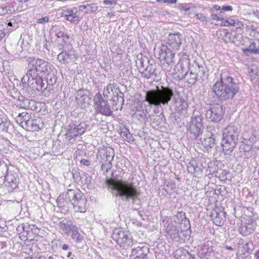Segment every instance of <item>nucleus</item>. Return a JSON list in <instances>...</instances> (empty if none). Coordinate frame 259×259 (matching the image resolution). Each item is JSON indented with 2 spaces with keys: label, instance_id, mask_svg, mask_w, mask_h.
<instances>
[{
  "label": "nucleus",
  "instance_id": "obj_56",
  "mask_svg": "<svg viewBox=\"0 0 259 259\" xmlns=\"http://www.w3.org/2000/svg\"><path fill=\"white\" fill-rule=\"evenodd\" d=\"M211 18L213 20H221L222 21V23H223L225 21L224 18H220V17L217 14H213L211 15Z\"/></svg>",
  "mask_w": 259,
  "mask_h": 259
},
{
  "label": "nucleus",
  "instance_id": "obj_39",
  "mask_svg": "<svg viewBox=\"0 0 259 259\" xmlns=\"http://www.w3.org/2000/svg\"><path fill=\"white\" fill-rule=\"evenodd\" d=\"M71 238L76 243H79L82 241L83 238L78 232L77 228L76 227L73 231H72Z\"/></svg>",
  "mask_w": 259,
  "mask_h": 259
},
{
  "label": "nucleus",
  "instance_id": "obj_30",
  "mask_svg": "<svg viewBox=\"0 0 259 259\" xmlns=\"http://www.w3.org/2000/svg\"><path fill=\"white\" fill-rule=\"evenodd\" d=\"M28 70L27 71L26 75H25L22 80L24 81L30 79H35L36 77L39 76L38 75V72L34 67H30L28 66Z\"/></svg>",
  "mask_w": 259,
  "mask_h": 259
},
{
  "label": "nucleus",
  "instance_id": "obj_45",
  "mask_svg": "<svg viewBox=\"0 0 259 259\" xmlns=\"http://www.w3.org/2000/svg\"><path fill=\"white\" fill-rule=\"evenodd\" d=\"M79 189H68L67 190V193L66 195V198H68L69 199V201H70L74 197L75 195L76 194V191H78Z\"/></svg>",
  "mask_w": 259,
  "mask_h": 259
},
{
  "label": "nucleus",
  "instance_id": "obj_25",
  "mask_svg": "<svg viewBox=\"0 0 259 259\" xmlns=\"http://www.w3.org/2000/svg\"><path fill=\"white\" fill-rule=\"evenodd\" d=\"M87 200L84 196L73 203V208L75 211L84 212L87 210Z\"/></svg>",
  "mask_w": 259,
  "mask_h": 259
},
{
  "label": "nucleus",
  "instance_id": "obj_26",
  "mask_svg": "<svg viewBox=\"0 0 259 259\" xmlns=\"http://www.w3.org/2000/svg\"><path fill=\"white\" fill-rule=\"evenodd\" d=\"M34 101L32 100H30L24 98L23 96H19L16 102V104L20 108L24 109H31L32 106L31 105H33Z\"/></svg>",
  "mask_w": 259,
  "mask_h": 259
},
{
  "label": "nucleus",
  "instance_id": "obj_32",
  "mask_svg": "<svg viewBox=\"0 0 259 259\" xmlns=\"http://www.w3.org/2000/svg\"><path fill=\"white\" fill-rule=\"evenodd\" d=\"M185 79L188 83L191 84H194L197 81H198V78L196 73L192 70V68H190V70H189V72H187L185 76H184V78Z\"/></svg>",
  "mask_w": 259,
  "mask_h": 259
},
{
  "label": "nucleus",
  "instance_id": "obj_16",
  "mask_svg": "<svg viewBox=\"0 0 259 259\" xmlns=\"http://www.w3.org/2000/svg\"><path fill=\"white\" fill-rule=\"evenodd\" d=\"M77 8L74 7L72 9H67L63 10L61 15L64 17L66 20L74 24H78L79 21V17L77 14Z\"/></svg>",
  "mask_w": 259,
  "mask_h": 259
},
{
  "label": "nucleus",
  "instance_id": "obj_9",
  "mask_svg": "<svg viewBox=\"0 0 259 259\" xmlns=\"http://www.w3.org/2000/svg\"><path fill=\"white\" fill-rule=\"evenodd\" d=\"M112 237L120 246L125 248L133 245L132 238L122 230L119 229H114Z\"/></svg>",
  "mask_w": 259,
  "mask_h": 259
},
{
  "label": "nucleus",
  "instance_id": "obj_24",
  "mask_svg": "<svg viewBox=\"0 0 259 259\" xmlns=\"http://www.w3.org/2000/svg\"><path fill=\"white\" fill-rule=\"evenodd\" d=\"M151 62L148 57L143 56L142 54L137 56L136 61V65L141 72Z\"/></svg>",
  "mask_w": 259,
  "mask_h": 259
},
{
  "label": "nucleus",
  "instance_id": "obj_1",
  "mask_svg": "<svg viewBox=\"0 0 259 259\" xmlns=\"http://www.w3.org/2000/svg\"><path fill=\"white\" fill-rule=\"evenodd\" d=\"M238 84L230 76L221 75L212 86V91L220 101L232 99L239 91Z\"/></svg>",
  "mask_w": 259,
  "mask_h": 259
},
{
  "label": "nucleus",
  "instance_id": "obj_33",
  "mask_svg": "<svg viewBox=\"0 0 259 259\" xmlns=\"http://www.w3.org/2000/svg\"><path fill=\"white\" fill-rule=\"evenodd\" d=\"M44 126V123L42 119L36 117L34 115L33 122L32 124V127L30 128V131H37L41 129Z\"/></svg>",
  "mask_w": 259,
  "mask_h": 259
},
{
  "label": "nucleus",
  "instance_id": "obj_20",
  "mask_svg": "<svg viewBox=\"0 0 259 259\" xmlns=\"http://www.w3.org/2000/svg\"><path fill=\"white\" fill-rule=\"evenodd\" d=\"M225 212L213 210L211 214V218L213 223L218 226H222L226 221Z\"/></svg>",
  "mask_w": 259,
  "mask_h": 259
},
{
  "label": "nucleus",
  "instance_id": "obj_51",
  "mask_svg": "<svg viewBox=\"0 0 259 259\" xmlns=\"http://www.w3.org/2000/svg\"><path fill=\"white\" fill-rule=\"evenodd\" d=\"M112 167L111 162H106L105 163H102L101 165V169H105L106 172H108V170L111 169Z\"/></svg>",
  "mask_w": 259,
  "mask_h": 259
},
{
  "label": "nucleus",
  "instance_id": "obj_54",
  "mask_svg": "<svg viewBox=\"0 0 259 259\" xmlns=\"http://www.w3.org/2000/svg\"><path fill=\"white\" fill-rule=\"evenodd\" d=\"M103 3L106 5H115L116 3V0H104Z\"/></svg>",
  "mask_w": 259,
  "mask_h": 259
},
{
  "label": "nucleus",
  "instance_id": "obj_34",
  "mask_svg": "<svg viewBox=\"0 0 259 259\" xmlns=\"http://www.w3.org/2000/svg\"><path fill=\"white\" fill-rule=\"evenodd\" d=\"M212 251V248L211 247H208V245L204 244L201 248V251L199 252V256L201 258L207 259L210 256Z\"/></svg>",
  "mask_w": 259,
  "mask_h": 259
},
{
  "label": "nucleus",
  "instance_id": "obj_11",
  "mask_svg": "<svg viewBox=\"0 0 259 259\" xmlns=\"http://www.w3.org/2000/svg\"><path fill=\"white\" fill-rule=\"evenodd\" d=\"M87 129V125L84 122L78 124L71 123L69 128L66 132V135L69 139L82 135Z\"/></svg>",
  "mask_w": 259,
  "mask_h": 259
},
{
  "label": "nucleus",
  "instance_id": "obj_46",
  "mask_svg": "<svg viewBox=\"0 0 259 259\" xmlns=\"http://www.w3.org/2000/svg\"><path fill=\"white\" fill-rule=\"evenodd\" d=\"M74 197H73V198L71 200V202L72 203V204L73 205V203L77 200H79L80 199L82 198L83 197H84L83 194L81 192V191L78 190V191H76V194L74 196Z\"/></svg>",
  "mask_w": 259,
  "mask_h": 259
},
{
  "label": "nucleus",
  "instance_id": "obj_10",
  "mask_svg": "<svg viewBox=\"0 0 259 259\" xmlns=\"http://www.w3.org/2000/svg\"><path fill=\"white\" fill-rule=\"evenodd\" d=\"M225 111L221 105L218 103L210 105V108L206 111V117L211 121L218 122L223 117Z\"/></svg>",
  "mask_w": 259,
  "mask_h": 259
},
{
  "label": "nucleus",
  "instance_id": "obj_7",
  "mask_svg": "<svg viewBox=\"0 0 259 259\" xmlns=\"http://www.w3.org/2000/svg\"><path fill=\"white\" fill-rule=\"evenodd\" d=\"M202 118L200 115H196L191 118L187 127V131L192 135V138L196 139L202 134L203 125Z\"/></svg>",
  "mask_w": 259,
  "mask_h": 259
},
{
  "label": "nucleus",
  "instance_id": "obj_59",
  "mask_svg": "<svg viewBox=\"0 0 259 259\" xmlns=\"http://www.w3.org/2000/svg\"><path fill=\"white\" fill-rule=\"evenodd\" d=\"M197 18L202 21H206L205 16H203L202 14H197L196 15Z\"/></svg>",
  "mask_w": 259,
  "mask_h": 259
},
{
  "label": "nucleus",
  "instance_id": "obj_22",
  "mask_svg": "<svg viewBox=\"0 0 259 259\" xmlns=\"http://www.w3.org/2000/svg\"><path fill=\"white\" fill-rule=\"evenodd\" d=\"M28 85L33 90L38 91L41 90L45 85L42 78L38 76L35 79H30L28 80Z\"/></svg>",
  "mask_w": 259,
  "mask_h": 259
},
{
  "label": "nucleus",
  "instance_id": "obj_50",
  "mask_svg": "<svg viewBox=\"0 0 259 259\" xmlns=\"http://www.w3.org/2000/svg\"><path fill=\"white\" fill-rule=\"evenodd\" d=\"M33 117H31L28 121L24 123L22 125V127L25 128L26 130L30 131V128L32 127V124L33 122Z\"/></svg>",
  "mask_w": 259,
  "mask_h": 259
},
{
  "label": "nucleus",
  "instance_id": "obj_13",
  "mask_svg": "<svg viewBox=\"0 0 259 259\" xmlns=\"http://www.w3.org/2000/svg\"><path fill=\"white\" fill-rule=\"evenodd\" d=\"M149 248L147 245L140 243V246L132 250L130 259H147Z\"/></svg>",
  "mask_w": 259,
  "mask_h": 259
},
{
  "label": "nucleus",
  "instance_id": "obj_62",
  "mask_svg": "<svg viewBox=\"0 0 259 259\" xmlns=\"http://www.w3.org/2000/svg\"><path fill=\"white\" fill-rule=\"evenodd\" d=\"M177 1V0H164L163 1V3H168V4H176Z\"/></svg>",
  "mask_w": 259,
  "mask_h": 259
},
{
  "label": "nucleus",
  "instance_id": "obj_29",
  "mask_svg": "<svg viewBox=\"0 0 259 259\" xmlns=\"http://www.w3.org/2000/svg\"><path fill=\"white\" fill-rule=\"evenodd\" d=\"M201 144L204 146L205 150L208 151L213 147L214 145V138L211 137L201 138L200 139Z\"/></svg>",
  "mask_w": 259,
  "mask_h": 259
},
{
  "label": "nucleus",
  "instance_id": "obj_8",
  "mask_svg": "<svg viewBox=\"0 0 259 259\" xmlns=\"http://www.w3.org/2000/svg\"><path fill=\"white\" fill-rule=\"evenodd\" d=\"M174 50L169 49L168 47L164 45H161L157 49H154V56L160 61H164L167 64H169L173 62L175 53Z\"/></svg>",
  "mask_w": 259,
  "mask_h": 259
},
{
  "label": "nucleus",
  "instance_id": "obj_27",
  "mask_svg": "<svg viewBox=\"0 0 259 259\" xmlns=\"http://www.w3.org/2000/svg\"><path fill=\"white\" fill-rule=\"evenodd\" d=\"M59 225L61 229L64 231L66 234H68L71 233L76 227L73 225V224L68 220H63L61 221Z\"/></svg>",
  "mask_w": 259,
  "mask_h": 259
},
{
  "label": "nucleus",
  "instance_id": "obj_2",
  "mask_svg": "<svg viewBox=\"0 0 259 259\" xmlns=\"http://www.w3.org/2000/svg\"><path fill=\"white\" fill-rule=\"evenodd\" d=\"M105 183L117 192L116 196H119L123 200L124 199L126 201L131 200L134 204L137 200L139 199L140 191L132 183H128L121 180H113L106 178Z\"/></svg>",
  "mask_w": 259,
  "mask_h": 259
},
{
  "label": "nucleus",
  "instance_id": "obj_64",
  "mask_svg": "<svg viewBox=\"0 0 259 259\" xmlns=\"http://www.w3.org/2000/svg\"><path fill=\"white\" fill-rule=\"evenodd\" d=\"M7 12L6 8H0V15H3Z\"/></svg>",
  "mask_w": 259,
  "mask_h": 259
},
{
  "label": "nucleus",
  "instance_id": "obj_53",
  "mask_svg": "<svg viewBox=\"0 0 259 259\" xmlns=\"http://www.w3.org/2000/svg\"><path fill=\"white\" fill-rule=\"evenodd\" d=\"M49 21V18L48 16L38 19L37 20V23L42 24L44 23H47Z\"/></svg>",
  "mask_w": 259,
  "mask_h": 259
},
{
  "label": "nucleus",
  "instance_id": "obj_49",
  "mask_svg": "<svg viewBox=\"0 0 259 259\" xmlns=\"http://www.w3.org/2000/svg\"><path fill=\"white\" fill-rule=\"evenodd\" d=\"M72 174L73 179L76 181H79L82 178L80 176V172L77 170H73Z\"/></svg>",
  "mask_w": 259,
  "mask_h": 259
},
{
  "label": "nucleus",
  "instance_id": "obj_44",
  "mask_svg": "<svg viewBox=\"0 0 259 259\" xmlns=\"http://www.w3.org/2000/svg\"><path fill=\"white\" fill-rule=\"evenodd\" d=\"M176 218L177 220H175V221L177 223H181L184 219H186L185 213L183 211H178L176 215Z\"/></svg>",
  "mask_w": 259,
  "mask_h": 259
},
{
  "label": "nucleus",
  "instance_id": "obj_14",
  "mask_svg": "<svg viewBox=\"0 0 259 259\" xmlns=\"http://www.w3.org/2000/svg\"><path fill=\"white\" fill-rule=\"evenodd\" d=\"M157 72L156 65L155 63L151 62L141 72L142 76L150 79L151 81L158 80L157 77Z\"/></svg>",
  "mask_w": 259,
  "mask_h": 259
},
{
  "label": "nucleus",
  "instance_id": "obj_55",
  "mask_svg": "<svg viewBox=\"0 0 259 259\" xmlns=\"http://www.w3.org/2000/svg\"><path fill=\"white\" fill-rule=\"evenodd\" d=\"M248 72L251 75H256L257 73V70L255 67L254 68H249Z\"/></svg>",
  "mask_w": 259,
  "mask_h": 259
},
{
  "label": "nucleus",
  "instance_id": "obj_17",
  "mask_svg": "<svg viewBox=\"0 0 259 259\" xmlns=\"http://www.w3.org/2000/svg\"><path fill=\"white\" fill-rule=\"evenodd\" d=\"M0 179L6 182V186L9 192H12L18 187V179L17 177H15L12 174L8 173L4 176V178L1 177Z\"/></svg>",
  "mask_w": 259,
  "mask_h": 259
},
{
  "label": "nucleus",
  "instance_id": "obj_37",
  "mask_svg": "<svg viewBox=\"0 0 259 259\" xmlns=\"http://www.w3.org/2000/svg\"><path fill=\"white\" fill-rule=\"evenodd\" d=\"M243 254H249L253 250L254 246L251 241H249L244 243L242 246Z\"/></svg>",
  "mask_w": 259,
  "mask_h": 259
},
{
  "label": "nucleus",
  "instance_id": "obj_35",
  "mask_svg": "<svg viewBox=\"0 0 259 259\" xmlns=\"http://www.w3.org/2000/svg\"><path fill=\"white\" fill-rule=\"evenodd\" d=\"M223 25L225 26L229 25L233 26L237 29H242L243 27V24L242 22L235 19L225 20L223 22Z\"/></svg>",
  "mask_w": 259,
  "mask_h": 259
},
{
  "label": "nucleus",
  "instance_id": "obj_52",
  "mask_svg": "<svg viewBox=\"0 0 259 259\" xmlns=\"http://www.w3.org/2000/svg\"><path fill=\"white\" fill-rule=\"evenodd\" d=\"M82 178L84 179V183L85 184L89 185L91 182V178L89 176V175L87 173L84 172L82 174Z\"/></svg>",
  "mask_w": 259,
  "mask_h": 259
},
{
  "label": "nucleus",
  "instance_id": "obj_58",
  "mask_svg": "<svg viewBox=\"0 0 259 259\" xmlns=\"http://www.w3.org/2000/svg\"><path fill=\"white\" fill-rule=\"evenodd\" d=\"M232 10H233V8L230 6H223L221 8L222 11H232Z\"/></svg>",
  "mask_w": 259,
  "mask_h": 259
},
{
  "label": "nucleus",
  "instance_id": "obj_4",
  "mask_svg": "<svg viewBox=\"0 0 259 259\" xmlns=\"http://www.w3.org/2000/svg\"><path fill=\"white\" fill-rule=\"evenodd\" d=\"M239 134V128L234 124H230L224 129L221 142L223 150L233 151L237 145Z\"/></svg>",
  "mask_w": 259,
  "mask_h": 259
},
{
  "label": "nucleus",
  "instance_id": "obj_28",
  "mask_svg": "<svg viewBox=\"0 0 259 259\" xmlns=\"http://www.w3.org/2000/svg\"><path fill=\"white\" fill-rule=\"evenodd\" d=\"M34 115L26 112L20 113L16 117V120L21 126L28 121L31 117H33Z\"/></svg>",
  "mask_w": 259,
  "mask_h": 259
},
{
  "label": "nucleus",
  "instance_id": "obj_57",
  "mask_svg": "<svg viewBox=\"0 0 259 259\" xmlns=\"http://www.w3.org/2000/svg\"><path fill=\"white\" fill-rule=\"evenodd\" d=\"M200 170V168H198V167H194V166H190L188 167V171L190 172L197 173V172Z\"/></svg>",
  "mask_w": 259,
  "mask_h": 259
},
{
  "label": "nucleus",
  "instance_id": "obj_21",
  "mask_svg": "<svg viewBox=\"0 0 259 259\" xmlns=\"http://www.w3.org/2000/svg\"><path fill=\"white\" fill-rule=\"evenodd\" d=\"M115 155L114 151L111 148H105L99 152L98 157H100L103 160L106 162H111Z\"/></svg>",
  "mask_w": 259,
  "mask_h": 259
},
{
  "label": "nucleus",
  "instance_id": "obj_40",
  "mask_svg": "<svg viewBox=\"0 0 259 259\" xmlns=\"http://www.w3.org/2000/svg\"><path fill=\"white\" fill-rule=\"evenodd\" d=\"M246 51L253 54H259V45L256 46L255 42H251L249 47L246 49Z\"/></svg>",
  "mask_w": 259,
  "mask_h": 259
},
{
  "label": "nucleus",
  "instance_id": "obj_60",
  "mask_svg": "<svg viewBox=\"0 0 259 259\" xmlns=\"http://www.w3.org/2000/svg\"><path fill=\"white\" fill-rule=\"evenodd\" d=\"M80 162L81 164H83V165L88 166V165H89L90 164V162L88 159H82L80 160Z\"/></svg>",
  "mask_w": 259,
  "mask_h": 259
},
{
  "label": "nucleus",
  "instance_id": "obj_36",
  "mask_svg": "<svg viewBox=\"0 0 259 259\" xmlns=\"http://www.w3.org/2000/svg\"><path fill=\"white\" fill-rule=\"evenodd\" d=\"M11 127V123L6 118H3L0 114V130L9 132Z\"/></svg>",
  "mask_w": 259,
  "mask_h": 259
},
{
  "label": "nucleus",
  "instance_id": "obj_18",
  "mask_svg": "<svg viewBox=\"0 0 259 259\" xmlns=\"http://www.w3.org/2000/svg\"><path fill=\"white\" fill-rule=\"evenodd\" d=\"M76 58H77V56L75 54V52L72 49L65 52H61L57 57L58 61L63 64H68L73 62L74 59Z\"/></svg>",
  "mask_w": 259,
  "mask_h": 259
},
{
  "label": "nucleus",
  "instance_id": "obj_43",
  "mask_svg": "<svg viewBox=\"0 0 259 259\" xmlns=\"http://www.w3.org/2000/svg\"><path fill=\"white\" fill-rule=\"evenodd\" d=\"M65 199H67L66 197L64 198L63 196L60 195L56 200L57 206L60 208L63 209L65 204L67 203V200H65Z\"/></svg>",
  "mask_w": 259,
  "mask_h": 259
},
{
  "label": "nucleus",
  "instance_id": "obj_47",
  "mask_svg": "<svg viewBox=\"0 0 259 259\" xmlns=\"http://www.w3.org/2000/svg\"><path fill=\"white\" fill-rule=\"evenodd\" d=\"M88 92L87 91L83 89H79L77 92V95L76 98L77 100H79L80 98H82L87 96V93Z\"/></svg>",
  "mask_w": 259,
  "mask_h": 259
},
{
  "label": "nucleus",
  "instance_id": "obj_23",
  "mask_svg": "<svg viewBox=\"0 0 259 259\" xmlns=\"http://www.w3.org/2000/svg\"><path fill=\"white\" fill-rule=\"evenodd\" d=\"M176 259H195L194 255L185 248H179L175 252Z\"/></svg>",
  "mask_w": 259,
  "mask_h": 259
},
{
  "label": "nucleus",
  "instance_id": "obj_38",
  "mask_svg": "<svg viewBox=\"0 0 259 259\" xmlns=\"http://www.w3.org/2000/svg\"><path fill=\"white\" fill-rule=\"evenodd\" d=\"M198 69L199 72L196 73L197 77L198 78V81H202L203 80V77L205 73L206 67L205 66L200 65H198Z\"/></svg>",
  "mask_w": 259,
  "mask_h": 259
},
{
  "label": "nucleus",
  "instance_id": "obj_15",
  "mask_svg": "<svg viewBox=\"0 0 259 259\" xmlns=\"http://www.w3.org/2000/svg\"><path fill=\"white\" fill-rule=\"evenodd\" d=\"M182 44L181 35L179 33H170L168 37L166 47L169 49L178 51Z\"/></svg>",
  "mask_w": 259,
  "mask_h": 259
},
{
  "label": "nucleus",
  "instance_id": "obj_41",
  "mask_svg": "<svg viewBox=\"0 0 259 259\" xmlns=\"http://www.w3.org/2000/svg\"><path fill=\"white\" fill-rule=\"evenodd\" d=\"M119 133L120 136L124 139V140L130 139V132L128 129H127L126 127L124 126L122 128H120Z\"/></svg>",
  "mask_w": 259,
  "mask_h": 259
},
{
  "label": "nucleus",
  "instance_id": "obj_61",
  "mask_svg": "<svg viewBox=\"0 0 259 259\" xmlns=\"http://www.w3.org/2000/svg\"><path fill=\"white\" fill-rule=\"evenodd\" d=\"M195 65L193 66V68H192V70L195 74L196 73H197V72H199V70L198 69V65H200L198 63H196V62H195Z\"/></svg>",
  "mask_w": 259,
  "mask_h": 259
},
{
  "label": "nucleus",
  "instance_id": "obj_31",
  "mask_svg": "<svg viewBox=\"0 0 259 259\" xmlns=\"http://www.w3.org/2000/svg\"><path fill=\"white\" fill-rule=\"evenodd\" d=\"M79 11H85V12L88 13L89 12H96L98 10V6L96 4H87L86 5H81L78 8Z\"/></svg>",
  "mask_w": 259,
  "mask_h": 259
},
{
  "label": "nucleus",
  "instance_id": "obj_3",
  "mask_svg": "<svg viewBox=\"0 0 259 259\" xmlns=\"http://www.w3.org/2000/svg\"><path fill=\"white\" fill-rule=\"evenodd\" d=\"M175 96L173 89L169 87L157 86L145 93V101L150 106L156 107L167 105Z\"/></svg>",
  "mask_w": 259,
  "mask_h": 259
},
{
  "label": "nucleus",
  "instance_id": "obj_6",
  "mask_svg": "<svg viewBox=\"0 0 259 259\" xmlns=\"http://www.w3.org/2000/svg\"><path fill=\"white\" fill-rule=\"evenodd\" d=\"M93 101L95 109L97 113L107 116L112 115L113 111L111 106L106 101L103 99L100 93H98L95 95Z\"/></svg>",
  "mask_w": 259,
  "mask_h": 259
},
{
  "label": "nucleus",
  "instance_id": "obj_42",
  "mask_svg": "<svg viewBox=\"0 0 259 259\" xmlns=\"http://www.w3.org/2000/svg\"><path fill=\"white\" fill-rule=\"evenodd\" d=\"M178 104L179 105L178 106V109L179 112L185 111L188 107L187 102L184 100L180 99V101L178 102Z\"/></svg>",
  "mask_w": 259,
  "mask_h": 259
},
{
  "label": "nucleus",
  "instance_id": "obj_12",
  "mask_svg": "<svg viewBox=\"0 0 259 259\" xmlns=\"http://www.w3.org/2000/svg\"><path fill=\"white\" fill-rule=\"evenodd\" d=\"M112 93L115 96H116L117 101L119 103H121V106L120 107V110H121L122 108V105L124 102L123 95V93H122L119 89L116 87V85L114 84V83H110L104 89L103 95L105 97H108L110 94Z\"/></svg>",
  "mask_w": 259,
  "mask_h": 259
},
{
  "label": "nucleus",
  "instance_id": "obj_63",
  "mask_svg": "<svg viewBox=\"0 0 259 259\" xmlns=\"http://www.w3.org/2000/svg\"><path fill=\"white\" fill-rule=\"evenodd\" d=\"M182 9L184 10L185 11H187L189 10L190 7H189V5L185 4L182 6Z\"/></svg>",
  "mask_w": 259,
  "mask_h": 259
},
{
  "label": "nucleus",
  "instance_id": "obj_48",
  "mask_svg": "<svg viewBox=\"0 0 259 259\" xmlns=\"http://www.w3.org/2000/svg\"><path fill=\"white\" fill-rule=\"evenodd\" d=\"M223 33L225 35V39L226 41H234V37L231 33L228 32L225 30L223 31Z\"/></svg>",
  "mask_w": 259,
  "mask_h": 259
},
{
  "label": "nucleus",
  "instance_id": "obj_19",
  "mask_svg": "<svg viewBox=\"0 0 259 259\" xmlns=\"http://www.w3.org/2000/svg\"><path fill=\"white\" fill-rule=\"evenodd\" d=\"M190 60L189 59L186 58L180 60V62L177 65L178 71L179 72L178 77L180 79H183L185 75L190 70Z\"/></svg>",
  "mask_w": 259,
  "mask_h": 259
},
{
  "label": "nucleus",
  "instance_id": "obj_5",
  "mask_svg": "<svg viewBox=\"0 0 259 259\" xmlns=\"http://www.w3.org/2000/svg\"><path fill=\"white\" fill-rule=\"evenodd\" d=\"M26 61L28 66L35 67L37 72L39 73L48 74L53 69V66L51 63L41 59L30 57L28 58Z\"/></svg>",
  "mask_w": 259,
  "mask_h": 259
}]
</instances>
